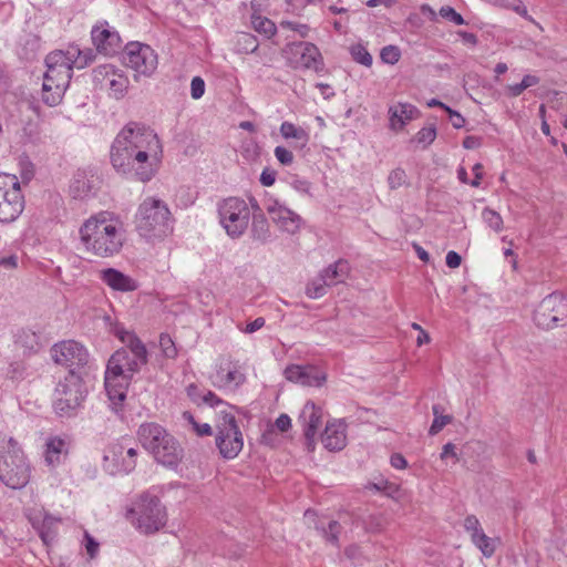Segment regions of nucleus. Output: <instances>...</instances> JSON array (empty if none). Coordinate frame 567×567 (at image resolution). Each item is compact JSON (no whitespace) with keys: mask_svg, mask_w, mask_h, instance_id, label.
Wrapping results in <instances>:
<instances>
[{"mask_svg":"<svg viewBox=\"0 0 567 567\" xmlns=\"http://www.w3.org/2000/svg\"><path fill=\"white\" fill-rule=\"evenodd\" d=\"M162 154L157 134L142 123L130 122L113 141L110 156L117 173L145 183L156 174Z\"/></svg>","mask_w":567,"mask_h":567,"instance_id":"nucleus-1","label":"nucleus"},{"mask_svg":"<svg viewBox=\"0 0 567 567\" xmlns=\"http://www.w3.org/2000/svg\"><path fill=\"white\" fill-rule=\"evenodd\" d=\"M115 336L124 344L109 359L104 385L112 410L118 414L121 403L126 398L127 386L135 373L145 365L148 353L145 344L134 333L124 329H116Z\"/></svg>","mask_w":567,"mask_h":567,"instance_id":"nucleus-2","label":"nucleus"},{"mask_svg":"<svg viewBox=\"0 0 567 567\" xmlns=\"http://www.w3.org/2000/svg\"><path fill=\"white\" fill-rule=\"evenodd\" d=\"M126 241V230L118 216L100 212L85 219L79 228V249L96 258L118 255Z\"/></svg>","mask_w":567,"mask_h":567,"instance_id":"nucleus-3","label":"nucleus"},{"mask_svg":"<svg viewBox=\"0 0 567 567\" xmlns=\"http://www.w3.org/2000/svg\"><path fill=\"white\" fill-rule=\"evenodd\" d=\"M31 478V465L22 447L0 432V482L12 489L24 487Z\"/></svg>","mask_w":567,"mask_h":567,"instance_id":"nucleus-4","label":"nucleus"},{"mask_svg":"<svg viewBox=\"0 0 567 567\" xmlns=\"http://www.w3.org/2000/svg\"><path fill=\"white\" fill-rule=\"evenodd\" d=\"M140 236L148 241L163 240L173 233V218L167 204L154 197L144 199L135 215Z\"/></svg>","mask_w":567,"mask_h":567,"instance_id":"nucleus-5","label":"nucleus"},{"mask_svg":"<svg viewBox=\"0 0 567 567\" xmlns=\"http://www.w3.org/2000/svg\"><path fill=\"white\" fill-rule=\"evenodd\" d=\"M125 518L141 534L151 535L165 526L167 514L157 496L144 493L127 506Z\"/></svg>","mask_w":567,"mask_h":567,"instance_id":"nucleus-6","label":"nucleus"},{"mask_svg":"<svg viewBox=\"0 0 567 567\" xmlns=\"http://www.w3.org/2000/svg\"><path fill=\"white\" fill-rule=\"evenodd\" d=\"M47 72L43 76L41 100L48 106H56L69 86L72 70L62 50L53 51L45 58Z\"/></svg>","mask_w":567,"mask_h":567,"instance_id":"nucleus-7","label":"nucleus"},{"mask_svg":"<svg viewBox=\"0 0 567 567\" xmlns=\"http://www.w3.org/2000/svg\"><path fill=\"white\" fill-rule=\"evenodd\" d=\"M215 427V443L220 455L226 460L235 458L244 447V437L234 411L219 410Z\"/></svg>","mask_w":567,"mask_h":567,"instance_id":"nucleus-8","label":"nucleus"},{"mask_svg":"<svg viewBox=\"0 0 567 567\" xmlns=\"http://www.w3.org/2000/svg\"><path fill=\"white\" fill-rule=\"evenodd\" d=\"M86 394L82 377L68 374L54 391V411L60 416H71L82 404Z\"/></svg>","mask_w":567,"mask_h":567,"instance_id":"nucleus-9","label":"nucleus"},{"mask_svg":"<svg viewBox=\"0 0 567 567\" xmlns=\"http://www.w3.org/2000/svg\"><path fill=\"white\" fill-rule=\"evenodd\" d=\"M219 223L233 239L239 238L248 228L250 210L239 197H228L218 204Z\"/></svg>","mask_w":567,"mask_h":567,"instance_id":"nucleus-10","label":"nucleus"},{"mask_svg":"<svg viewBox=\"0 0 567 567\" xmlns=\"http://www.w3.org/2000/svg\"><path fill=\"white\" fill-rule=\"evenodd\" d=\"M50 352L54 363L69 369V374L82 377L90 363L87 349L75 340L58 342L52 346Z\"/></svg>","mask_w":567,"mask_h":567,"instance_id":"nucleus-11","label":"nucleus"},{"mask_svg":"<svg viewBox=\"0 0 567 567\" xmlns=\"http://www.w3.org/2000/svg\"><path fill=\"white\" fill-rule=\"evenodd\" d=\"M24 200L14 175L0 174V221L11 223L22 213Z\"/></svg>","mask_w":567,"mask_h":567,"instance_id":"nucleus-12","label":"nucleus"},{"mask_svg":"<svg viewBox=\"0 0 567 567\" xmlns=\"http://www.w3.org/2000/svg\"><path fill=\"white\" fill-rule=\"evenodd\" d=\"M123 62L137 74L150 76L157 68V54L147 44L132 42L125 47Z\"/></svg>","mask_w":567,"mask_h":567,"instance_id":"nucleus-13","label":"nucleus"},{"mask_svg":"<svg viewBox=\"0 0 567 567\" xmlns=\"http://www.w3.org/2000/svg\"><path fill=\"white\" fill-rule=\"evenodd\" d=\"M289 64L295 69H322V56L319 49L310 42H292L284 50Z\"/></svg>","mask_w":567,"mask_h":567,"instance_id":"nucleus-14","label":"nucleus"},{"mask_svg":"<svg viewBox=\"0 0 567 567\" xmlns=\"http://www.w3.org/2000/svg\"><path fill=\"white\" fill-rule=\"evenodd\" d=\"M566 307L561 295L550 293L540 301L534 311V321L543 329L555 328L561 320L560 315H565L564 311H560V308L565 310Z\"/></svg>","mask_w":567,"mask_h":567,"instance_id":"nucleus-15","label":"nucleus"},{"mask_svg":"<svg viewBox=\"0 0 567 567\" xmlns=\"http://www.w3.org/2000/svg\"><path fill=\"white\" fill-rule=\"evenodd\" d=\"M265 208L270 215L272 221L282 230L288 234H297L303 224L300 215L292 209L288 208L278 199L269 198L266 202Z\"/></svg>","mask_w":567,"mask_h":567,"instance_id":"nucleus-16","label":"nucleus"},{"mask_svg":"<svg viewBox=\"0 0 567 567\" xmlns=\"http://www.w3.org/2000/svg\"><path fill=\"white\" fill-rule=\"evenodd\" d=\"M213 386L224 391H236L246 381L240 368L230 361L221 362L209 375Z\"/></svg>","mask_w":567,"mask_h":567,"instance_id":"nucleus-17","label":"nucleus"},{"mask_svg":"<svg viewBox=\"0 0 567 567\" xmlns=\"http://www.w3.org/2000/svg\"><path fill=\"white\" fill-rule=\"evenodd\" d=\"M91 37L96 50L105 55H113L122 48L118 32L106 21L93 27Z\"/></svg>","mask_w":567,"mask_h":567,"instance_id":"nucleus-18","label":"nucleus"},{"mask_svg":"<svg viewBox=\"0 0 567 567\" xmlns=\"http://www.w3.org/2000/svg\"><path fill=\"white\" fill-rule=\"evenodd\" d=\"M298 421L303 427L305 437L307 440L308 449L313 450L315 436L322 423V410L313 402H307L300 414Z\"/></svg>","mask_w":567,"mask_h":567,"instance_id":"nucleus-19","label":"nucleus"},{"mask_svg":"<svg viewBox=\"0 0 567 567\" xmlns=\"http://www.w3.org/2000/svg\"><path fill=\"white\" fill-rule=\"evenodd\" d=\"M284 373L288 381L306 386H320L326 379L313 365L292 364L287 367Z\"/></svg>","mask_w":567,"mask_h":567,"instance_id":"nucleus-20","label":"nucleus"},{"mask_svg":"<svg viewBox=\"0 0 567 567\" xmlns=\"http://www.w3.org/2000/svg\"><path fill=\"white\" fill-rule=\"evenodd\" d=\"M172 435L159 424L154 422L143 423L137 430V437L143 447L153 453L167 437Z\"/></svg>","mask_w":567,"mask_h":567,"instance_id":"nucleus-21","label":"nucleus"},{"mask_svg":"<svg viewBox=\"0 0 567 567\" xmlns=\"http://www.w3.org/2000/svg\"><path fill=\"white\" fill-rule=\"evenodd\" d=\"M100 279L114 291L132 292L138 288L135 279L115 268L101 270Z\"/></svg>","mask_w":567,"mask_h":567,"instance_id":"nucleus-22","label":"nucleus"},{"mask_svg":"<svg viewBox=\"0 0 567 567\" xmlns=\"http://www.w3.org/2000/svg\"><path fill=\"white\" fill-rule=\"evenodd\" d=\"M156 462L167 467H175L183 457V449L174 436L167 437L161 446L152 453Z\"/></svg>","mask_w":567,"mask_h":567,"instance_id":"nucleus-23","label":"nucleus"},{"mask_svg":"<svg viewBox=\"0 0 567 567\" xmlns=\"http://www.w3.org/2000/svg\"><path fill=\"white\" fill-rule=\"evenodd\" d=\"M389 127L392 131H401L419 116V110L410 103H396L389 107Z\"/></svg>","mask_w":567,"mask_h":567,"instance_id":"nucleus-24","label":"nucleus"},{"mask_svg":"<svg viewBox=\"0 0 567 567\" xmlns=\"http://www.w3.org/2000/svg\"><path fill=\"white\" fill-rule=\"evenodd\" d=\"M346 424L342 421L328 423L322 434V443L329 451H341L346 446Z\"/></svg>","mask_w":567,"mask_h":567,"instance_id":"nucleus-25","label":"nucleus"},{"mask_svg":"<svg viewBox=\"0 0 567 567\" xmlns=\"http://www.w3.org/2000/svg\"><path fill=\"white\" fill-rule=\"evenodd\" d=\"M104 466L111 474H128L125 471L126 454L125 445L123 443H114L106 451L103 456Z\"/></svg>","mask_w":567,"mask_h":567,"instance_id":"nucleus-26","label":"nucleus"},{"mask_svg":"<svg viewBox=\"0 0 567 567\" xmlns=\"http://www.w3.org/2000/svg\"><path fill=\"white\" fill-rule=\"evenodd\" d=\"M96 182L97 177L93 174L85 169H78L72 178L70 190L74 198H84L90 195Z\"/></svg>","mask_w":567,"mask_h":567,"instance_id":"nucleus-27","label":"nucleus"},{"mask_svg":"<svg viewBox=\"0 0 567 567\" xmlns=\"http://www.w3.org/2000/svg\"><path fill=\"white\" fill-rule=\"evenodd\" d=\"M63 53L71 70L73 68L84 69L95 59V53L92 49L81 50L78 45H70Z\"/></svg>","mask_w":567,"mask_h":567,"instance_id":"nucleus-28","label":"nucleus"},{"mask_svg":"<svg viewBox=\"0 0 567 567\" xmlns=\"http://www.w3.org/2000/svg\"><path fill=\"white\" fill-rule=\"evenodd\" d=\"M66 454V443L63 439L50 437L45 443L44 460L48 465L56 466Z\"/></svg>","mask_w":567,"mask_h":567,"instance_id":"nucleus-29","label":"nucleus"},{"mask_svg":"<svg viewBox=\"0 0 567 567\" xmlns=\"http://www.w3.org/2000/svg\"><path fill=\"white\" fill-rule=\"evenodd\" d=\"M349 264L346 260H338L320 272L328 287L343 282L349 275Z\"/></svg>","mask_w":567,"mask_h":567,"instance_id":"nucleus-30","label":"nucleus"},{"mask_svg":"<svg viewBox=\"0 0 567 567\" xmlns=\"http://www.w3.org/2000/svg\"><path fill=\"white\" fill-rule=\"evenodd\" d=\"M112 79L107 82V85L103 89L109 92L110 96L118 100L122 99L130 86V80L123 70L118 69Z\"/></svg>","mask_w":567,"mask_h":567,"instance_id":"nucleus-31","label":"nucleus"},{"mask_svg":"<svg viewBox=\"0 0 567 567\" xmlns=\"http://www.w3.org/2000/svg\"><path fill=\"white\" fill-rule=\"evenodd\" d=\"M251 236L255 240L266 243L270 238V228L262 213H255L251 223Z\"/></svg>","mask_w":567,"mask_h":567,"instance_id":"nucleus-32","label":"nucleus"},{"mask_svg":"<svg viewBox=\"0 0 567 567\" xmlns=\"http://www.w3.org/2000/svg\"><path fill=\"white\" fill-rule=\"evenodd\" d=\"M472 543L481 550L483 556L492 557L496 551L497 539L488 537L484 530L471 538Z\"/></svg>","mask_w":567,"mask_h":567,"instance_id":"nucleus-33","label":"nucleus"},{"mask_svg":"<svg viewBox=\"0 0 567 567\" xmlns=\"http://www.w3.org/2000/svg\"><path fill=\"white\" fill-rule=\"evenodd\" d=\"M118 69L111 64L99 65L93 70V82L96 87L103 90Z\"/></svg>","mask_w":567,"mask_h":567,"instance_id":"nucleus-34","label":"nucleus"},{"mask_svg":"<svg viewBox=\"0 0 567 567\" xmlns=\"http://www.w3.org/2000/svg\"><path fill=\"white\" fill-rule=\"evenodd\" d=\"M280 134L285 138H293L297 141H301L302 145H306L309 141V135L302 127H297L291 122H284L280 125Z\"/></svg>","mask_w":567,"mask_h":567,"instance_id":"nucleus-35","label":"nucleus"},{"mask_svg":"<svg viewBox=\"0 0 567 567\" xmlns=\"http://www.w3.org/2000/svg\"><path fill=\"white\" fill-rule=\"evenodd\" d=\"M316 528L322 533L328 542L338 545L341 532V524L338 520H329L327 524L320 522L316 525Z\"/></svg>","mask_w":567,"mask_h":567,"instance_id":"nucleus-36","label":"nucleus"},{"mask_svg":"<svg viewBox=\"0 0 567 567\" xmlns=\"http://www.w3.org/2000/svg\"><path fill=\"white\" fill-rule=\"evenodd\" d=\"M251 23L257 32L265 34L267 38H270L276 33L277 28L268 18L252 14Z\"/></svg>","mask_w":567,"mask_h":567,"instance_id":"nucleus-37","label":"nucleus"},{"mask_svg":"<svg viewBox=\"0 0 567 567\" xmlns=\"http://www.w3.org/2000/svg\"><path fill=\"white\" fill-rule=\"evenodd\" d=\"M328 285L326 284L324 279L321 275L313 278L311 281L307 284L306 287V295L310 299H318L326 295Z\"/></svg>","mask_w":567,"mask_h":567,"instance_id":"nucleus-38","label":"nucleus"},{"mask_svg":"<svg viewBox=\"0 0 567 567\" xmlns=\"http://www.w3.org/2000/svg\"><path fill=\"white\" fill-rule=\"evenodd\" d=\"M432 411H433V414H434V420L432 422V425L430 427L429 433L431 435H435L440 431H442V429L445 425H447L449 423L452 422V416L451 415H443L441 413L442 406L440 404H434L433 408H432Z\"/></svg>","mask_w":567,"mask_h":567,"instance_id":"nucleus-39","label":"nucleus"},{"mask_svg":"<svg viewBox=\"0 0 567 567\" xmlns=\"http://www.w3.org/2000/svg\"><path fill=\"white\" fill-rule=\"evenodd\" d=\"M17 342L30 351H37L40 348L39 336L30 329L22 330L18 334Z\"/></svg>","mask_w":567,"mask_h":567,"instance_id":"nucleus-40","label":"nucleus"},{"mask_svg":"<svg viewBox=\"0 0 567 567\" xmlns=\"http://www.w3.org/2000/svg\"><path fill=\"white\" fill-rule=\"evenodd\" d=\"M482 218L484 223L494 231L499 233L503 230V218L496 210L489 207H485L482 210Z\"/></svg>","mask_w":567,"mask_h":567,"instance_id":"nucleus-41","label":"nucleus"},{"mask_svg":"<svg viewBox=\"0 0 567 567\" xmlns=\"http://www.w3.org/2000/svg\"><path fill=\"white\" fill-rule=\"evenodd\" d=\"M206 404L210 408H221L220 410H227V411H234L236 408L228 404L224 400H221L219 396H217L213 391L205 390L203 393V396L200 399V405Z\"/></svg>","mask_w":567,"mask_h":567,"instance_id":"nucleus-42","label":"nucleus"},{"mask_svg":"<svg viewBox=\"0 0 567 567\" xmlns=\"http://www.w3.org/2000/svg\"><path fill=\"white\" fill-rule=\"evenodd\" d=\"M350 54L352 59L367 68L372 65V55L369 53L367 48L361 43L354 44L350 48Z\"/></svg>","mask_w":567,"mask_h":567,"instance_id":"nucleus-43","label":"nucleus"},{"mask_svg":"<svg viewBox=\"0 0 567 567\" xmlns=\"http://www.w3.org/2000/svg\"><path fill=\"white\" fill-rule=\"evenodd\" d=\"M436 137V127L434 124L421 128L414 136L413 141L422 145L423 148L431 145Z\"/></svg>","mask_w":567,"mask_h":567,"instance_id":"nucleus-44","label":"nucleus"},{"mask_svg":"<svg viewBox=\"0 0 567 567\" xmlns=\"http://www.w3.org/2000/svg\"><path fill=\"white\" fill-rule=\"evenodd\" d=\"M183 419L192 426L193 431L198 436H208L213 434L212 426L208 423L197 422L190 412L185 411L183 413Z\"/></svg>","mask_w":567,"mask_h":567,"instance_id":"nucleus-45","label":"nucleus"},{"mask_svg":"<svg viewBox=\"0 0 567 567\" xmlns=\"http://www.w3.org/2000/svg\"><path fill=\"white\" fill-rule=\"evenodd\" d=\"M401 56V52L395 45H386L381 50L380 58L384 63L395 64Z\"/></svg>","mask_w":567,"mask_h":567,"instance_id":"nucleus-46","label":"nucleus"},{"mask_svg":"<svg viewBox=\"0 0 567 567\" xmlns=\"http://www.w3.org/2000/svg\"><path fill=\"white\" fill-rule=\"evenodd\" d=\"M389 187L396 189L406 183V173L402 168L393 169L388 176Z\"/></svg>","mask_w":567,"mask_h":567,"instance_id":"nucleus-47","label":"nucleus"},{"mask_svg":"<svg viewBox=\"0 0 567 567\" xmlns=\"http://www.w3.org/2000/svg\"><path fill=\"white\" fill-rule=\"evenodd\" d=\"M159 347L166 358H175L177 355L175 343L168 334H161Z\"/></svg>","mask_w":567,"mask_h":567,"instance_id":"nucleus-48","label":"nucleus"},{"mask_svg":"<svg viewBox=\"0 0 567 567\" xmlns=\"http://www.w3.org/2000/svg\"><path fill=\"white\" fill-rule=\"evenodd\" d=\"M440 16L443 19H446V20L453 22L456 25L465 24L464 18L458 12H456L452 7H450V6L441 7Z\"/></svg>","mask_w":567,"mask_h":567,"instance_id":"nucleus-49","label":"nucleus"},{"mask_svg":"<svg viewBox=\"0 0 567 567\" xmlns=\"http://www.w3.org/2000/svg\"><path fill=\"white\" fill-rule=\"evenodd\" d=\"M463 526L465 530L471 534V538L483 530L481 523L475 515L466 516Z\"/></svg>","mask_w":567,"mask_h":567,"instance_id":"nucleus-50","label":"nucleus"},{"mask_svg":"<svg viewBox=\"0 0 567 567\" xmlns=\"http://www.w3.org/2000/svg\"><path fill=\"white\" fill-rule=\"evenodd\" d=\"M54 520L50 517H45L43 520L42 528L40 530V537L45 544H49L54 540L55 532L51 529V525Z\"/></svg>","mask_w":567,"mask_h":567,"instance_id":"nucleus-51","label":"nucleus"},{"mask_svg":"<svg viewBox=\"0 0 567 567\" xmlns=\"http://www.w3.org/2000/svg\"><path fill=\"white\" fill-rule=\"evenodd\" d=\"M83 546L90 558H94L100 549V544L87 532L84 533Z\"/></svg>","mask_w":567,"mask_h":567,"instance_id":"nucleus-52","label":"nucleus"},{"mask_svg":"<svg viewBox=\"0 0 567 567\" xmlns=\"http://www.w3.org/2000/svg\"><path fill=\"white\" fill-rule=\"evenodd\" d=\"M281 28L296 31L301 38H306L309 34L310 28L308 24L298 23L293 21H282Z\"/></svg>","mask_w":567,"mask_h":567,"instance_id":"nucleus-53","label":"nucleus"},{"mask_svg":"<svg viewBox=\"0 0 567 567\" xmlns=\"http://www.w3.org/2000/svg\"><path fill=\"white\" fill-rule=\"evenodd\" d=\"M205 93V82L200 76H195L190 82V95L194 100H199Z\"/></svg>","mask_w":567,"mask_h":567,"instance_id":"nucleus-54","label":"nucleus"},{"mask_svg":"<svg viewBox=\"0 0 567 567\" xmlns=\"http://www.w3.org/2000/svg\"><path fill=\"white\" fill-rule=\"evenodd\" d=\"M442 461L452 460L453 464H456L460 461V456L456 453V446L453 443H446L440 455Z\"/></svg>","mask_w":567,"mask_h":567,"instance_id":"nucleus-55","label":"nucleus"},{"mask_svg":"<svg viewBox=\"0 0 567 567\" xmlns=\"http://www.w3.org/2000/svg\"><path fill=\"white\" fill-rule=\"evenodd\" d=\"M275 156L282 165H290L293 162V154L284 146H277L274 151Z\"/></svg>","mask_w":567,"mask_h":567,"instance_id":"nucleus-56","label":"nucleus"},{"mask_svg":"<svg viewBox=\"0 0 567 567\" xmlns=\"http://www.w3.org/2000/svg\"><path fill=\"white\" fill-rule=\"evenodd\" d=\"M205 390L200 389L197 384L192 383L187 385L186 393L189 400L196 405H200V399Z\"/></svg>","mask_w":567,"mask_h":567,"instance_id":"nucleus-57","label":"nucleus"},{"mask_svg":"<svg viewBox=\"0 0 567 567\" xmlns=\"http://www.w3.org/2000/svg\"><path fill=\"white\" fill-rule=\"evenodd\" d=\"M240 43H244V50L246 52H255L258 49V42L257 39L249 33H244L240 39Z\"/></svg>","mask_w":567,"mask_h":567,"instance_id":"nucleus-58","label":"nucleus"},{"mask_svg":"<svg viewBox=\"0 0 567 567\" xmlns=\"http://www.w3.org/2000/svg\"><path fill=\"white\" fill-rule=\"evenodd\" d=\"M290 186L299 193L308 194L310 189V183L306 179L299 178L297 176L291 177L289 182Z\"/></svg>","mask_w":567,"mask_h":567,"instance_id":"nucleus-59","label":"nucleus"},{"mask_svg":"<svg viewBox=\"0 0 567 567\" xmlns=\"http://www.w3.org/2000/svg\"><path fill=\"white\" fill-rule=\"evenodd\" d=\"M125 454L127 458L125 463V471L132 472L136 466L137 450L125 446Z\"/></svg>","mask_w":567,"mask_h":567,"instance_id":"nucleus-60","label":"nucleus"},{"mask_svg":"<svg viewBox=\"0 0 567 567\" xmlns=\"http://www.w3.org/2000/svg\"><path fill=\"white\" fill-rule=\"evenodd\" d=\"M511 10L515 11L516 13H518L519 16H522L523 18H525L526 20L539 25L534 19L533 17H530L528 14V11L526 9V7L524 6L523 1L522 0H514L513 1V4H512V8Z\"/></svg>","mask_w":567,"mask_h":567,"instance_id":"nucleus-61","label":"nucleus"},{"mask_svg":"<svg viewBox=\"0 0 567 567\" xmlns=\"http://www.w3.org/2000/svg\"><path fill=\"white\" fill-rule=\"evenodd\" d=\"M444 110L449 113L453 127L461 128L464 126L465 118L458 112L449 106H444Z\"/></svg>","mask_w":567,"mask_h":567,"instance_id":"nucleus-62","label":"nucleus"},{"mask_svg":"<svg viewBox=\"0 0 567 567\" xmlns=\"http://www.w3.org/2000/svg\"><path fill=\"white\" fill-rule=\"evenodd\" d=\"M277 173L274 169L265 168L260 175V183L262 186H272L276 182Z\"/></svg>","mask_w":567,"mask_h":567,"instance_id":"nucleus-63","label":"nucleus"},{"mask_svg":"<svg viewBox=\"0 0 567 567\" xmlns=\"http://www.w3.org/2000/svg\"><path fill=\"white\" fill-rule=\"evenodd\" d=\"M265 322L266 321L262 317H258L254 321L247 323L246 327L244 329H241V331L244 333H254V332L258 331L259 329H261L265 326Z\"/></svg>","mask_w":567,"mask_h":567,"instance_id":"nucleus-64","label":"nucleus"}]
</instances>
